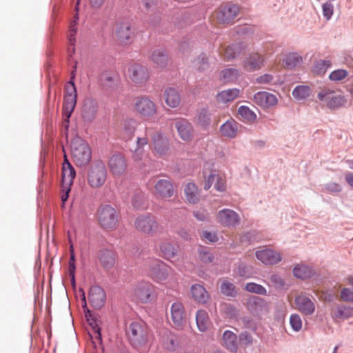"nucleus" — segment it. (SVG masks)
<instances>
[{
  "instance_id": "nucleus-1",
  "label": "nucleus",
  "mask_w": 353,
  "mask_h": 353,
  "mask_svg": "<svg viewBox=\"0 0 353 353\" xmlns=\"http://www.w3.org/2000/svg\"><path fill=\"white\" fill-rule=\"evenodd\" d=\"M71 154L75 164L82 166L91 159V150L88 143L80 137L73 139L71 142Z\"/></svg>"
},
{
  "instance_id": "nucleus-2",
  "label": "nucleus",
  "mask_w": 353,
  "mask_h": 353,
  "mask_svg": "<svg viewBox=\"0 0 353 353\" xmlns=\"http://www.w3.org/2000/svg\"><path fill=\"white\" fill-rule=\"evenodd\" d=\"M145 270L150 277L157 282L165 281L169 275L170 268L158 259H151L145 264Z\"/></svg>"
},
{
  "instance_id": "nucleus-3",
  "label": "nucleus",
  "mask_w": 353,
  "mask_h": 353,
  "mask_svg": "<svg viewBox=\"0 0 353 353\" xmlns=\"http://www.w3.org/2000/svg\"><path fill=\"white\" fill-rule=\"evenodd\" d=\"M128 77L134 85L141 88L145 86L148 82L150 74L146 65L135 63L129 67Z\"/></svg>"
},
{
  "instance_id": "nucleus-4",
  "label": "nucleus",
  "mask_w": 353,
  "mask_h": 353,
  "mask_svg": "<svg viewBox=\"0 0 353 353\" xmlns=\"http://www.w3.org/2000/svg\"><path fill=\"white\" fill-rule=\"evenodd\" d=\"M107 174L104 163L101 161L96 162L89 170L87 177L88 183L92 188H100L105 183Z\"/></svg>"
},
{
  "instance_id": "nucleus-5",
  "label": "nucleus",
  "mask_w": 353,
  "mask_h": 353,
  "mask_svg": "<svg viewBox=\"0 0 353 353\" xmlns=\"http://www.w3.org/2000/svg\"><path fill=\"white\" fill-rule=\"evenodd\" d=\"M134 108L137 114L145 118H151L157 113V104L147 96L137 97L134 100Z\"/></svg>"
},
{
  "instance_id": "nucleus-6",
  "label": "nucleus",
  "mask_w": 353,
  "mask_h": 353,
  "mask_svg": "<svg viewBox=\"0 0 353 353\" xmlns=\"http://www.w3.org/2000/svg\"><path fill=\"white\" fill-rule=\"evenodd\" d=\"M127 333L132 344L136 347L145 344L148 340L147 329L139 322L131 323Z\"/></svg>"
},
{
  "instance_id": "nucleus-7",
  "label": "nucleus",
  "mask_w": 353,
  "mask_h": 353,
  "mask_svg": "<svg viewBox=\"0 0 353 353\" xmlns=\"http://www.w3.org/2000/svg\"><path fill=\"white\" fill-rule=\"evenodd\" d=\"M98 221L104 228H113L117 223L118 215L114 208L110 205H101L98 210Z\"/></svg>"
},
{
  "instance_id": "nucleus-8",
  "label": "nucleus",
  "mask_w": 353,
  "mask_h": 353,
  "mask_svg": "<svg viewBox=\"0 0 353 353\" xmlns=\"http://www.w3.org/2000/svg\"><path fill=\"white\" fill-rule=\"evenodd\" d=\"M239 11L238 6L228 3L221 5L215 12L214 16L219 23L229 24L234 22Z\"/></svg>"
},
{
  "instance_id": "nucleus-9",
  "label": "nucleus",
  "mask_w": 353,
  "mask_h": 353,
  "mask_svg": "<svg viewBox=\"0 0 353 353\" xmlns=\"http://www.w3.org/2000/svg\"><path fill=\"white\" fill-rule=\"evenodd\" d=\"M154 287L149 282H140L134 289V299L141 303H148L152 301L154 294Z\"/></svg>"
},
{
  "instance_id": "nucleus-10",
  "label": "nucleus",
  "mask_w": 353,
  "mask_h": 353,
  "mask_svg": "<svg viewBox=\"0 0 353 353\" xmlns=\"http://www.w3.org/2000/svg\"><path fill=\"white\" fill-rule=\"evenodd\" d=\"M318 99L325 105L331 109L338 108L343 106L345 100L344 97L329 89L321 90L317 95Z\"/></svg>"
},
{
  "instance_id": "nucleus-11",
  "label": "nucleus",
  "mask_w": 353,
  "mask_h": 353,
  "mask_svg": "<svg viewBox=\"0 0 353 353\" xmlns=\"http://www.w3.org/2000/svg\"><path fill=\"white\" fill-rule=\"evenodd\" d=\"M108 166L112 175L121 176L126 172L128 164L124 155L119 153L110 157Z\"/></svg>"
},
{
  "instance_id": "nucleus-12",
  "label": "nucleus",
  "mask_w": 353,
  "mask_h": 353,
  "mask_svg": "<svg viewBox=\"0 0 353 353\" xmlns=\"http://www.w3.org/2000/svg\"><path fill=\"white\" fill-rule=\"evenodd\" d=\"M173 125L179 137L185 142L191 141L193 138L194 129L192 123L186 119L180 118L174 121Z\"/></svg>"
},
{
  "instance_id": "nucleus-13",
  "label": "nucleus",
  "mask_w": 353,
  "mask_h": 353,
  "mask_svg": "<svg viewBox=\"0 0 353 353\" xmlns=\"http://www.w3.org/2000/svg\"><path fill=\"white\" fill-rule=\"evenodd\" d=\"M153 151L159 157H165L170 152L169 139L159 132H156L152 138Z\"/></svg>"
},
{
  "instance_id": "nucleus-14",
  "label": "nucleus",
  "mask_w": 353,
  "mask_h": 353,
  "mask_svg": "<svg viewBox=\"0 0 353 353\" xmlns=\"http://www.w3.org/2000/svg\"><path fill=\"white\" fill-rule=\"evenodd\" d=\"M136 228L145 234H152L157 231L158 223L152 215L139 216L135 221Z\"/></svg>"
},
{
  "instance_id": "nucleus-15",
  "label": "nucleus",
  "mask_w": 353,
  "mask_h": 353,
  "mask_svg": "<svg viewBox=\"0 0 353 353\" xmlns=\"http://www.w3.org/2000/svg\"><path fill=\"white\" fill-rule=\"evenodd\" d=\"M216 217L217 221L221 225L225 227L235 226L240 222L239 214L230 209H223L219 211Z\"/></svg>"
},
{
  "instance_id": "nucleus-16",
  "label": "nucleus",
  "mask_w": 353,
  "mask_h": 353,
  "mask_svg": "<svg viewBox=\"0 0 353 353\" xmlns=\"http://www.w3.org/2000/svg\"><path fill=\"white\" fill-rule=\"evenodd\" d=\"M154 194L162 199H168L173 196L174 188L172 183L169 179H158L155 181Z\"/></svg>"
},
{
  "instance_id": "nucleus-17",
  "label": "nucleus",
  "mask_w": 353,
  "mask_h": 353,
  "mask_svg": "<svg viewBox=\"0 0 353 353\" xmlns=\"http://www.w3.org/2000/svg\"><path fill=\"white\" fill-rule=\"evenodd\" d=\"M98 112L97 102L92 99H86L81 110V117L85 122L91 123L97 117Z\"/></svg>"
},
{
  "instance_id": "nucleus-18",
  "label": "nucleus",
  "mask_w": 353,
  "mask_h": 353,
  "mask_svg": "<svg viewBox=\"0 0 353 353\" xmlns=\"http://www.w3.org/2000/svg\"><path fill=\"white\" fill-rule=\"evenodd\" d=\"M256 257L263 263L267 265L276 264L281 261L280 253L268 248L256 251Z\"/></svg>"
},
{
  "instance_id": "nucleus-19",
  "label": "nucleus",
  "mask_w": 353,
  "mask_h": 353,
  "mask_svg": "<svg viewBox=\"0 0 353 353\" xmlns=\"http://www.w3.org/2000/svg\"><path fill=\"white\" fill-rule=\"evenodd\" d=\"M171 319L173 325L181 327L185 322V314L183 304L180 302L174 303L170 309Z\"/></svg>"
},
{
  "instance_id": "nucleus-20",
  "label": "nucleus",
  "mask_w": 353,
  "mask_h": 353,
  "mask_svg": "<svg viewBox=\"0 0 353 353\" xmlns=\"http://www.w3.org/2000/svg\"><path fill=\"white\" fill-rule=\"evenodd\" d=\"M89 301L96 309L102 307L105 302V294L99 286H92L89 292Z\"/></svg>"
},
{
  "instance_id": "nucleus-21",
  "label": "nucleus",
  "mask_w": 353,
  "mask_h": 353,
  "mask_svg": "<svg viewBox=\"0 0 353 353\" xmlns=\"http://www.w3.org/2000/svg\"><path fill=\"white\" fill-rule=\"evenodd\" d=\"M64 158V162L62 165V185H65V188L68 190V187H71L73 183L76 172L68 161L65 154Z\"/></svg>"
},
{
  "instance_id": "nucleus-22",
  "label": "nucleus",
  "mask_w": 353,
  "mask_h": 353,
  "mask_svg": "<svg viewBox=\"0 0 353 353\" xmlns=\"http://www.w3.org/2000/svg\"><path fill=\"white\" fill-rule=\"evenodd\" d=\"M254 102L263 108H269L276 104L277 99L273 94L261 91L256 93L253 97Z\"/></svg>"
},
{
  "instance_id": "nucleus-23",
  "label": "nucleus",
  "mask_w": 353,
  "mask_h": 353,
  "mask_svg": "<svg viewBox=\"0 0 353 353\" xmlns=\"http://www.w3.org/2000/svg\"><path fill=\"white\" fill-rule=\"evenodd\" d=\"M115 37L121 44H126L132 37L130 25L128 22H122L117 25L115 28Z\"/></svg>"
},
{
  "instance_id": "nucleus-24",
  "label": "nucleus",
  "mask_w": 353,
  "mask_h": 353,
  "mask_svg": "<svg viewBox=\"0 0 353 353\" xmlns=\"http://www.w3.org/2000/svg\"><path fill=\"white\" fill-rule=\"evenodd\" d=\"M214 181H216L214 188L219 192L225 190V179L223 175L216 172L211 173L204 182V189L208 190L213 185Z\"/></svg>"
},
{
  "instance_id": "nucleus-25",
  "label": "nucleus",
  "mask_w": 353,
  "mask_h": 353,
  "mask_svg": "<svg viewBox=\"0 0 353 353\" xmlns=\"http://www.w3.org/2000/svg\"><path fill=\"white\" fill-rule=\"evenodd\" d=\"M263 62V56L259 53H252L243 61V67L245 71L251 72L260 69Z\"/></svg>"
},
{
  "instance_id": "nucleus-26",
  "label": "nucleus",
  "mask_w": 353,
  "mask_h": 353,
  "mask_svg": "<svg viewBox=\"0 0 353 353\" xmlns=\"http://www.w3.org/2000/svg\"><path fill=\"white\" fill-rule=\"evenodd\" d=\"M219 131L223 137L234 139L238 134L239 124L233 119H228L221 125Z\"/></svg>"
},
{
  "instance_id": "nucleus-27",
  "label": "nucleus",
  "mask_w": 353,
  "mask_h": 353,
  "mask_svg": "<svg viewBox=\"0 0 353 353\" xmlns=\"http://www.w3.org/2000/svg\"><path fill=\"white\" fill-rule=\"evenodd\" d=\"M163 97L166 105L171 108H176L180 105V94L174 88H165L163 92Z\"/></svg>"
},
{
  "instance_id": "nucleus-28",
  "label": "nucleus",
  "mask_w": 353,
  "mask_h": 353,
  "mask_svg": "<svg viewBox=\"0 0 353 353\" xmlns=\"http://www.w3.org/2000/svg\"><path fill=\"white\" fill-rule=\"evenodd\" d=\"M150 61L159 68H164L168 62V54L163 50H152L150 55Z\"/></svg>"
},
{
  "instance_id": "nucleus-29",
  "label": "nucleus",
  "mask_w": 353,
  "mask_h": 353,
  "mask_svg": "<svg viewBox=\"0 0 353 353\" xmlns=\"http://www.w3.org/2000/svg\"><path fill=\"white\" fill-rule=\"evenodd\" d=\"M153 130L151 128H145V137H138L137 140V147L133 154V159L135 161H140L143 154V148L148 144V136L151 135Z\"/></svg>"
},
{
  "instance_id": "nucleus-30",
  "label": "nucleus",
  "mask_w": 353,
  "mask_h": 353,
  "mask_svg": "<svg viewBox=\"0 0 353 353\" xmlns=\"http://www.w3.org/2000/svg\"><path fill=\"white\" fill-rule=\"evenodd\" d=\"M296 306L299 311L305 315H310L314 313L315 306L314 303L305 296H299L295 300Z\"/></svg>"
},
{
  "instance_id": "nucleus-31",
  "label": "nucleus",
  "mask_w": 353,
  "mask_h": 353,
  "mask_svg": "<svg viewBox=\"0 0 353 353\" xmlns=\"http://www.w3.org/2000/svg\"><path fill=\"white\" fill-rule=\"evenodd\" d=\"M192 296L196 302L205 304L209 299V294L205 288L199 284H194L191 288Z\"/></svg>"
},
{
  "instance_id": "nucleus-32",
  "label": "nucleus",
  "mask_w": 353,
  "mask_h": 353,
  "mask_svg": "<svg viewBox=\"0 0 353 353\" xmlns=\"http://www.w3.org/2000/svg\"><path fill=\"white\" fill-rule=\"evenodd\" d=\"M241 90L238 88H231L223 90L216 95V101L219 103H226L234 101L240 95Z\"/></svg>"
},
{
  "instance_id": "nucleus-33",
  "label": "nucleus",
  "mask_w": 353,
  "mask_h": 353,
  "mask_svg": "<svg viewBox=\"0 0 353 353\" xmlns=\"http://www.w3.org/2000/svg\"><path fill=\"white\" fill-rule=\"evenodd\" d=\"M184 193L185 199L188 203L195 204L199 201V192L194 183L190 182L187 183L184 189Z\"/></svg>"
},
{
  "instance_id": "nucleus-34",
  "label": "nucleus",
  "mask_w": 353,
  "mask_h": 353,
  "mask_svg": "<svg viewBox=\"0 0 353 353\" xmlns=\"http://www.w3.org/2000/svg\"><path fill=\"white\" fill-rule=\"evenodd\" d=\"M196 321L198 329L201 332L206 331L211 324L208 312L203 310H200L196 312Z\"/></svg>"
},
{
  "instance_id": "nucleus-35",
  "label": "nucleus",
  "mask_w": 353,
  "mask_h": 353,
  "mask_svg": "<svg viewBox=\"0 0 353 353\" xmlns=\"http://www.w3.org/2000/svg\"><path fill=\"white\" fill-rule=\"evenodd\" d=\"M160 255L165 259L170 260L177 254L176 248L170 242L163 241L159 245Z\"/></svg>"
},
{
  "instance_id": "nucleus-36",
  "label": "nucleus",
  "mask_w": 353,
  "mask_h": 353,
  "mask_svg": "<svg viewBox=\"0 0 353 353\" xmlns=\"http://www.w3.org/2000/svg\"><path fill=\"white\" fill-rule=\"evenodd\" d=\"M163 343L170 351H174L179 346L178 338L170 331H165L162 336Z\"/></svg>"
},
{
  "instance_id": "nucleus-37",
  "label": "nucleus",
  "mask_w": 353,
  "mask_h": 353,
  "mask_svg": "<svg viewBox=\"0 0 353 353\" xmlns=\"http://www.w3.org/2000/svg\"><path fill=\"white\" fill-rule=\"evenodd\" d=\"M334 319H347L353 316V307L347 305H338L336 310L332 313Z\"/></svg>"
},
{
  "instance_id": "nucleus-38",
  "label": "nucleus",
  "mask_w": 353,
  "mask_h": 353,
  "mask_svg": "<svg viewBox=\"0 0 353 353\" xmlns=\"http://www.w3.org/2000/svg\"><path fill=\"white\" fill-rule=\"evenodd\" d=\"M99 260L104 268H110L115 263L114 253L109 250H103L100 252Z\"/></svg>"
},
{
  "instance_id": "nucleus-39",
  "label": "nucleus",
  "mask_w": 353,
  "mask_h": 353,
  "mask_svg": "<svg viewBox=\"0 0 353 353\" xmlns=\"http://www.w3.org/2000/svg\"><path fill=\"white\" fill-rule=\"evenodd\" d=\"M240 76V72L235 68H226L221 70L219 77L223 83L233 82Z\"/></svg>"
},
{
  "instance_id": "nucleus-40",
  "label": "nucleus",
  "mask_w": 353,
  "mask_h": 353,
  "mask_svg": "<svg viewBox=\"0 0 353 353\" xmlns=\"http://www.w3.org/2000/svg\"><path fill=\"white\" fill-rule=\"evenodd\" d=\"M223 344L231 352H236L238 348L236 336L231 331H225L223 335Z\"/></svg>"
},
{
  "instance_id": "nucleus-41",
  "label": "nucleus",
  "mask_w": 353,
  "mask_h": 353,
  "mask_svg": "<svg viewBox=\"0 0 353 353\" xmlns=\"http://www.w3.org/2000/svg\"><path fill=\"white\" fill-rule=\"evenodd\" d=\"M210 113L205 109H201L196 117V124L201 128L206 129L210 125Z\"/></svg>"
},
{
  "instance_id": "nucleus-42",
  "label": "nucleus",
  "mask_w": 353,
  "mask_h": 353,
  "mask_svg": "<svg viewBox=\"0 0 353 353\" xmlns=\"http://www.w3.org/2000/svg\"><path fill=\"white\" fill-rule=\"evenodd\" d=\"M77 90L74 83L70 81L65 87L64 101L77 103Z\"/></svg>"
},
{
  "instance_id": "nucleus-43",
  "label": "nucleus",
  "mask_w": 353,
  "mask_h": 353,
  "mask_svg": "<svg viewBox=\"0 0 353 353\" xmlns=\"http://www.w3.org/2000/svg\"><path fill=\"white\" fill-rule=\"evenodd\" d=\"M294 275L299 279H305L310 278L312 274V270L304 265H299L294 268Z\"/></svg>"
},
{
  "instance_id": "nucleus-44",
  "label": "nucleus",
  "mask_w": 353,
  "mask_h": 353,
  "mask_svg": "<svg viewBox=\"0 0 353 353\" xmlns=\"http://www.w3.org/2000/svg\"><path fill=\"white\" fill-rule=\"evenodd\" d=\"M302 58L297 53H290L283 60V64L289 69H292L299 65Z\"/></svg>"
},
{
  "instance_id": "nucleus-45",
  "label": "nucleus",
  "mask_w": 353,
  "mask_h": 353,
  "mask_svg": "<svg viewBox=\"0 0 353 353\" xmlns=\"http://www.w3.org/2000/svg\"><path fill=\"white\" fill-rule=\"evenodd\" d=\"M220 290L222 294L228 296H235L236 294V287L228 280H223L220 285Z\"/></svg>"
},
{
  "instance_id": "nucleus-46",
  "label": "nucleus",
  "mask_w": 353,
  "mask_h": 353,
  "mask_svg": "<svg viewBox=\"0 0 353 353\" xmlns=\"http://www.w3.org/2000/svg\"><path fill=\"white\" fill-rule=\"evenodd\" d=\"M238 113L243 119L248 122H253L256 119V114L245 105H241L239 108Z\"/></svg>"
},
{
  "instance_id": "nucleus-47",
  "label": "nucleus",
  "mask_w": 353,
  "mask_h": 353,
  "mask_svg": "<svg viewBox=\"0 0 353 353\" xmlns=\"http://www.w3.org/2000/svg\"><path fill=\"white\" fill-rule=\"evenodd\" d=\"M311 92L310 88L306 85H299L296 87L292 91V95L299 100H302L309 97Z\"/></svg>"
},
{
  "instance_id": "nucleus-48",
  "label": "nucleus",
  "mask_w": 353,
  "mask_h": 353,
  "mask_svg": "<svg viewBox=\"0 0 353 353\" xmlns=\"http://www.w3.org/2000/svg\"><path fill=\"white\" fill-rule=\"evenodd\" d=\"M137 127L135 120L130 119L124 121L123 132L128 139H131L134 134Z\"/></svg>"
},
{
  "instance_id": "nucleus-49",
  "label": "nucleus",
  "mask_w": 353,
  "mask_h": 353,
  "mask_svg": "<svg viewBox=\"0 0 353 353\" xmlns=\"http://www.w3.org/2000/svg\"><path fill=\"white\" fill-rule=\"evenodd\" d=\"M238 49L239 48L236 46L224 48L221 52V56L225 60L230 61L239 53Z\"/></svg>"
},
{
  "instance_id": "nucleus-50",
  "label": "nucleus",
  "mask_w": 353,
  "mask_h": 353,
  "mask_svg": "<svg viewBox=\"0 0 353 353\" xmlns=\"http://www.w3.org/2000/svg\"><path fill=\"white\" fill-rule=\"evenodd\" d=\"M330 61L321 60L316 62L313 68V72L319 75L323 74L331 66Z\"/></svg>"
},
{
  "instance_id": "nucleus-51",
  "label": "nucleus",
  "mask_w": 353,
  "mask_h": 353,
  "mask_svg": "<svg viewBox=\"0 0 353 353\" xmlns=\"http://www.w3.org/2000/svg\"><path fill=\"white\" fill-rule=\"evenodd\" d=\"M199 258L202 262L205 263H212L214 260L213 254L211 253L208 248L205 247L199 248Z\"/></svg>"
},
{
  "instance_id": "nucleus-52",
  "label": "nucleus",
  "mask_w": 353,
  "mask_h": 353,
  "mask_svg": "<svg viewBox=\"0 0 353 353\" xmlns=\"http://www.w3.org/2000/svg\"><path fill=\"white\" fill-rule=\"evenodd\" d=\"M85 317L87 318V321L89 322L90 325L92 327V332L93 334H95V337L99 340L101 339V334L100 332V327L99 325L97 323L96 321L92 318L91 314L88 310L85 314Z\"/></svg>"
},
{
  "instance_id": "nucleus-53",
  "label": "nucleus",
  "mask_w": 353,
  "mask_h": 353,
  "mask_svg": "<svg viewBox=\"0 0 353 353\" xmlns=\"http://www.w3.org/2000/svg\"><path fill=\"white\" fill-rule=\"evenodd\" d=\"M245 289L250 292L256 293L258 294L264 295L267 294L266 289L259 284L255 283H248L245 285Z\"/></svg>"
},
{
  "instance_id": "nucleus-54",
  "label": "nucleus",
  "mask_w": 353,
  "mask_h": 353,
  "mask_svg": "<svg viewBox=\"0 0 353 353\" xmlns=\"http://www.w3.org/2000/svg\"><path fill=\"white\" fill-rule=\"evenodd\" d=\"M221 311L228 318H233L237 315L236 308L230 303H223L221 305Z\"/></svg>"
},
{
  "instance_id": "nucleus-55",
  "label": "nucleus",
  "mask_w": 353,
  "mask_h": 353,
  "mask_svg": "<svg viewBox=\"0 0 353 353\" xmlns=\"http://www.w3.org/2000/svg\"><path fill=\"white\" fill-rule=\"evenodd\" d=\"M194 66L200 71L206 70L208 68V61L205 54L199 55L197 59L194 61Z\"/></svg>"
},
{
  "instance_id": "nucleus-56",
  "label": "nucleus",
  "mask_w": 353,
  "mask_h": 353,
  "mask_svg": "<svg viewBox=\"0 0 353 353\" xmlns=\"http://www.w3.org/2000/svg\"><path fill=\"white\" fill-rule=\"evenodd\" d=\"M348 75V72L347 70L343 69H339L332 71L330 75L329 78L331 81H339L344 79H345Z\"/></svg>"
},
{
  "instance_id": "nucleus-57",
  "label": "nucleus",
  "mask_w": 353,
  "mask_h": 353,
  "mask_svg": "<svg viewBox=\"0 0 353 353\" xmlns=\"http://www.w3.org/2000/svg\"><path fill=\"white\" fill-rule=\"evenodd\" d=\"M76 103L63 101L62 108V117L70 119L72 113L74 111Z\"/></svg>"
},
{
  "instance_id": "nucleus-58",
  "label": "nucleus",
  "mask_w": 353,
  "mask_h": 353,
  "mask_svg": "<svg viewBox=\"0 0 353 353\" xmlns=\"http://www.w3.org/2000/svg\"><path fill=\"white\" fill-rule=\"evenodd\" d=\"M340 299L344 302L353 303V290L348 288H343L340 292Z\"/></svg>"
},
{
  "instance_id": "nucleus-59",
  "label": "nucleus",
  "mask_w": 353,
  "mask_h": 353,
  "mask_svg": "<svg viewBox=\"0 0 353 353\" xmlns=\"http://www.w3.org/2000/svg\"><path fill=\"white\" fill-rule=\"evenodd\" d=\"M79 19L78 14H76V16L74 17V19L71 22L70 25V29H69V33H68V41L76 42V33H77V21Z\"/></svg>"
},
{
  "instance_id": "nucleus-60",
  "label": "nucleus",
  "mask_w": 353,
  "mask_h": 353,
  "mask_svg": "<svg viewBox=\"0 0 353 353\" xmlns=\"http://www.w3.org/2000/svg\"><path fill=\"white\" fill-rule=\"evenodd\" d=\"M290 323L295 331H299L302 327V321L298 314H292L290 316Z\"/></svg>"
},
{
  "instance_id": "nucleus-61",
  "label": "nucleus",
  "mask_w": 353,
  "mask_h": 353,
  "mask_svg": "<svg viewBox=\"0 0 353 353\" xmlns=\"http://www.w3.org/2000/svg\"><path fill=\"white\" fill-rule=\"evenodd\" d=\"M323 17L330 20L334 12V6L331 3H325L322 6Z\"/></svg>"
},
{
  "instance_id": "nucleus-62",
  "label": "nucleus",
  "mask_w": 353,
  "mask_h": 353,
  "mask_svg": "<svg viewBox=\"0 0 353 353\" xmlns=\"http://www.w3.org/2000/svg\"><path fill=\"white\" fill-rule=\"evenodd\" d=\"M69 267H68V272L69 275L71 277V281L72 283H74V272L76 270L75 267V256L74 254H70V258L69 261Z\"/></svg>"
},
{
  "instance_id": "nucleus-63",
  "label": "nucleus",
  "mask_w": 353,
  "mask_h": 353,
  "mask_svg": "<svg viewBox=\"0 0 353 353\" xmlns=\"http://www.w3.org/2000/svg\"><path fill=\"white\" fill-rule=\"evenodd\" d=\"M132 203L135 208H142L145 204V198L143 194H139L134 195L132 198Z\"/></svg>"
},
{
  "instance_id": "nucleus-64",
  "label": "nucleus",
  "mask_w": 353,
  "mask_h": 353,
  "mask_svg": "<svg viewBox=\"0 0 353 353\" xmlns=\"http://www.w3.org/2000/svg\"><path fill=\"white\" fill-rule=\"evenodd\" d=\"M239 339L240 342L245 345H250L252 342V336L247 332L241 333Z\"/></svg>"
}]
</instances>
